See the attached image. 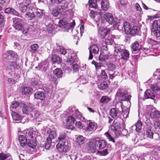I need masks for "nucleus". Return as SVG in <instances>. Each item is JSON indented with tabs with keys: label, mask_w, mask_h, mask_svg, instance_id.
I'll return each instance as SVG.
<instances>
[{
	"label": "nucleus",
	"mask_w": 160,
	"mask_h": 160,
	"mask_svg": "<svg viewBox=\"0 0 160 160\" xmlns=\"http://www.w3.org/2000/svg\"><path fill=\"white\" fill-rule=\"evenodd\" d=\"M128 91L124 88L118 89L116 95L119 97V99L122 101H129L131 96L128 94Z\"/></svg>",
	"instance_id": "1"
},
{
	"label": "nucleus",
	"mask_w": 160,
	"mask_h": 160,
	"mask_svg": "<svg viewBox=\"0 0 160 160\" xmlns=\"http://www.w3.org/2000/svg\"><path fill=\"white\" fill-rule=\"evenodd\" d=\"M67 112L68 114L74 116L76 119H80L81 121H83L85 119V118L82 116L81 113L78 109H76L74 107H69Z\"/></svg>",
	"instance_id": "2"
},
{
	"label": "nucleus",
	"mask_w": 160,
	"mask_h": 160,
	"mask_svg": "<svg viewBox=\"0 0 160 160\" xmlns=\"http://www.w3.org/2000/svg\"><path fill=\"white\" fill-rule=\"evenodd\" d=\"M157 21L154 20L152 24V28L151 29V34L158 41H156V42H160V31L156 29L158 26L157 25Z\"/></svg>",
	"instance_id": "3"
},
{
	"label": "nucleus",
	"mask_w": 160,
	"mask_h": 160,
	"mask_svg": "<svg viewBox=\"0 0 160 160\" xmlns=\"http://www.w3.org/2000/svg\"><path fill=\"white\" fill-rule=\"evenodd\" d=\"M18 107L22 109L23 114H28V110L26 108H27L26 105L23 102L19 103L16 102V101H13L12 103L10 108L11 110L12 111L13 109H15Z\"/></svg>",
	"instance_id": "4"
},
{
	"label": "nucleus",
	"mask_w": 160,
	"mask_h": 160,
	"mask_svg": "<svg viewBox=\"0 0 160 160\" xmlns=\"http://www.w3.org/2000/svg\"><path fill=\"white\" fill-rule=\"evenodd\" d=\"M75 22L74 21L73 23L69 25L65 18L60 19L59 22V26L62 28H64V31L68 32L69 29V26L71 27L74 26Z\"/></svg>",
	"instance_id": "5"
},
{
	"label": "nucleus",
	"mask_w": 160,
	"mask_h": 160,
	"mask_svg": "<svg viewBox=\"0 0 160 160\" xmlns=\"http://www.w3.org/2000/svg\"><path fill=\"white\" fill-rule=\"evenodd\" d=\"M30 0H26L25 1L20 3L18 2L17 3V6L21 11L22 13L26 12L31 3Z\"/></svg>",
	"instance_id": "6"
},
{
	"label": "nucleus",
	"mask_w": 160,
	"mask_h": 160,
	"mask_svg": "<svg viewBox=\"0 0 160 160\" xmlns=\"http://www.w3.org/2000/svg\"><path fill=\"white\" fill-rule=\"evenodd\" d=\"M12 20L15 29L18 31H22L23 28L22 23V20L18 18H13Z\"/></svg>",
	"instance_id": "7"
},
{
	"label": "nucleus",
	"mask_w": 160,
	"mask_h": 160,
	"mask_svg": "<svg viewBox=\"0 0 160 160\" xmlns=\"http://www.w3.org/2000/svg\"><path fill=\"white\" fill-rule=\"evenodd\" d=\"M95 144L96 146L97 150L98 151L104 149L106 147L107 142L104 140H95Z\"/></svg>",
	"instance_id": "8"
},
{
	"label": "nucleus",
	"mask_w": 160,
	"mask_h": 160,
	"mask_svg": "<svg viewBox=\"0 0 160 160\" xmlns=\"http://www.w3.org/2000/svg\"><path fill=\"white\" fill-rule=\"evenodd\" d=\"M97 126L96 123L90 121L87 122L86 126L83 127V130L88 132H92L96 128Z\"/></svg>",
	"instance_id": "9"
},
{
	"label": "nucleus",
	"mask_w": 160,
	"mask_h": 160,
	"mask_svg": "<svg viewBox=\"0 0 160 160\" xmlns=\"http://www.w3.org/2000/svg\"><path fill=\"white\" fill-rule=\"evenodd\" d=\"M89 50V60L92 59L93 57V56L92 53L97 54L98 53L99 49L98 46L96 45H93L90 47Z\"/></svg>",
	"instance_id": "10"
},
{
	"label": "nucleus",
	"mask_w": 160,
	"mask_h": 160,
	"mask_svg": "<svg viewBox=\"0 0 160 160\" xmlns=\"http://www.w3.org/2000/svg\"><path fill=\"white\" fill-rule=\"evenodd\" d=\"M58 150L60 152H66L68 150V147L65 144V142H59L56 146Z\"/></svg>",
	"instance_id": "11"
},
{
	"label": "nucleus",
	"mask_w": 160,
	"mask_h": 160,
	"mask_svg": "<svg viewBox=\"0 0 160 160\" xmlns=\"http://www.w3.org/2000/svg\"><path fill=\"white\" fill-rule=\"evenodd\" d=\"M140 30V28L138 26H133L132 28L131 27L127 34L134 36L138 34Z\"/></svg>",
	"instance_id": "12"
},
{
	"label": "nucleus",
	"mask_w": 160,
	"mask_h": 160,
	"mask_svg": "<svg viewBox=\"0 0 160 160\" xmlns=\"http://www.w3.org/2000/svg\"><path fill=\"white\" fill-rule=\"evenodd\" d=\"M103 18L106 21L110 24L112 23L113 21V17L112 15L110 13H106L103 16Z\"/></svg>",
	"instance_id": "13"
},
{
	"label": "nucleus",
	"mask_w": 160,
	"mask_h": 160,
	"mask_svg": "<svg viewBox=\"0 0 160 160\" xmlns=\"http://www.w3.org/2000/svg\"><path fill=\"white\" fill-rule=\"evenodd\" d=\"M87 148L90 152L94 153L97 150L96 146L95 144V140L93 142H90L87 144Z\"/></svg>",
	"instance_id": "14"
},
{
	"label": "nucleus",
	"mask_w": 160,
	"mask_h": 160,
	"mask_svg": "<svg viewBox=\"0 0 160 160\" xmlns=\"http://www.w3.org/2000/svg\"><path fill=\"white\" fill-rule=\"evenodd\" d=\"M48 137L47 140L50 142L51 141L55 138L57 137V134L55 131L52 130L50 132L48 131L47 133Z\"/></svg>",
	"instance_id": "15"
},
{
	"label": "nucleus",
	"mask_w": 160,
	"mask_h": 160,
	"mask_svg": "<svg viewBox=\"0 0 160 160\" xmlns=\"http://www.w3.org/2000/svg\"><path fill=\"white\" fill-rule=\"evenodd\" d=\"M100 4L101 8L103 11H107L109 7L108 0H101Z\"/></svg>",
	"instance_id": "16"
},
{
	"label": "nucleus",
	"mask_w": 160,
	"mask_h": 160,
	"mask_svg": "<svg viewBox=\"0 0 160 160\" xmlns=\"http://www.w3.org/2000/svg\"><path fill=\"white\" fill-rule=\"evenodd\" d=\"M68 4L67 3L62 4L61 6L58 7L57 9L59 14H63L66 12V8H67Z\"/></svg>",
	"instance_id": "17"
},
{
	"label": "nucleus",
	"mask_w": 160,
	"mask_h": 160,
	"mask_svg": "<svg viewBox=\"0 0 160 160\" xmlns=\"http://www.w3.org/2000/svg\"><path fill=\"white\" fill-rule=\"evenodd\" d=\"M141 46L139 42L136 41L133 43L131 46V48L132 52L138 51L141 48Z\"/></svg>",
	"instance_id": "18"
},
{
	"label": "nucleus",
	"mask_w": 160,
	"mask_h": 160,
	"mask_svg": "<svg viewBox=\"0 0 160 160\" xmlns=\"http://www.w3.org/2000/svg\"><path fill=\"white\" fill-rule=\"evenodd\" d=\"M142 127V122L138 120L135 125L131 127V128L132 130L136 131L137 132H139L141 129Z\"/></svg>",
	"instance_id": "19"
},
{
	"label": "nucleus",
	"mask_w": 160,
	"mask_h": 160,
	"mask_svg": "<svg viewBox=\"0 0 160 160\" xmlns=\"http://www.w3.org/2000/svg\"><path fill=\"white\" fill-rule=\"evenodd\" d=\"M111 116L114 119H117L119 116L118 111L115 108H112L110 112Z\"/></svg>",
	"instance_id": "20"
},
{
	"label": "nucleus",
	"mask_w": 160,
	"mask_h": 160,
	"mask_svg": "<svg viewBox=\"0 0 160 160\" xmlns=\"http://www.w3.org/2000/svg\"><path fill=\"white\" fill-rule=\"evenodd\" d=\"M17 64L16 62L13 61L10 62L6 67V69L8 71H12L14 68H17Z\"/></svg>",
	"instance_id": "21"
},
{
	"label": "nucleus",
	"mask_w": 160,
	"mask_h": 160,
	"mask_svg": "<svg viewBox=\"0 0 160 160\" xmlns=\"http://www.w3.org/2000/svg\"><path fill=\"white\" fill-rule=\"evenodd\" d=\"M75 119H77L73 115L68 116L66 119L67 126L70 127L74 124Z\"/></svg>",
	"instance_id": "22"
},
{
	"label": "nucleus",
	"mask_w": 160,
	"mask_h": 160,
	"mask_svg": "<svg viewBox=\"0 0 160 160\" xmlns=\"http://www.w3.org/2000/svg\"><path fill=\"white\" fill-rule=\"evenodd\" d=\"M96 16L94 19V20L97 23V25L99 26L100 24L103 23V22L102 21V19L103 18V17H101L100 14L97 12L96 13Z\"/></svg>",
	"instance_id": "23"
},
{
	"label": "nucleus",
	"mask_w": 160,
	"mask_h": 160,
	"mask_svg": "<svg viewBox=\"0 0 160 160\" xmlns=\"http://www.w3.org/2000/svg\"><path fill=\"white\" fill-rule=\"evenodd\" d=\"M145 93L144 97L146 98H151L152 99H154L155 95L154 93L150 90H147Z\"/></svg>",
	"instance_id": "24"
},
{
	"label": "nucleus",
	"mask_w": 160,
	"mask_h": 160,
	"mask_svg": "<svg viewBox=\"0 0 160 160\" xmlns=\"http://www.w3.org/2000/svg\"><path fill=\"white\" fill-rule=\"evenodd\" d=\"M108 32L106 28L100 27L98 30V33L101 35V38H103L107 34Z\"/></svg>",
	"instance_id": "25"
},
{
	"label": "nucleus",
	"mask_w": 160,
	"mask_h": 160,
	"mask_svg": "<svg viewBox=\"0 0 160 160\" xmlns=\"http://www.w3.org/2000/svg\"><path fill=\"white\" fill-rule=\"evenodd\" d=\"M34 98L37 99L43 100L45 98V97L44 92L42 91H37L34 94Z\"/></svg>",
	"instance_id": "26"
},
{
	"label": "nucleus",
	"mask_w": 160,
	"mask_h": 160,
	"mask_svg": "<svg viewBox=\"0 0 160 160\" xmlns=\"http://www.w3.org/2000/svg\"><path fill=\"white\" fill-rule=\"evenodd\" d=\"M120 54L121 56V60L122 59L125 61H126L129 57V52L126 49L122 50Z\"/></svg>",
	"instance_id": "27"
},
{
	"label": "nucleus",
	"mask_w": 160,
	"mask_h": 160,
	"mask_svg": "<svg viewBox=\"0 0 160 160\" xmlns=\"http://www.w3.org/2000/svg\"><path fill=\"white\" fill-rule=\"evenodd\" d=\"M19 140L21 146L24 147L27 143V138L23 135H20L19 136Z\"/></svg>",
	"instance_id": "28"
},
{
	"label": "nucleus",
	"mask_w": 160,
	"mask_h": 160,
	"mask_svg": "<svg viewBox=\"0 0 160 160\" xmlns=\"http://www.w3.org/2000/svg\"><path fill=\"white\" fill-rule=\"evenodd\" d=\"M29 7L28 8V9L26 11H29ZM25 19L26 20H32L35 17V14L32 12H30L27 11V12L25 14Z\"/></svg>",
	"instance_id": "29"
},
{
	"label": "nucleus",
	"mask_w": 160,
	"mask_h": 160,
	"mask_svg": "<svg viewBox=\"0 0 160 160\" xmlns=\"http://www.w3.org/2000/svg\"><path fill=\"white\" fill-rule=\"evenodd\" d=\"M158 86L157 83H155L153 85H152L151 87V89L152 90V91L158 95L159 94V91H160V88Z\"/></svg>",
	"instance_id": "30"
},
{
	"label": "nucleus",
	"mask_w": 160,
	"mask_h": 160,
	"mask_svg": "<svg viewBox=\"0 0 160 160\" xmlns=\"http://www.w3.org/2000/svg\"><path fill=\"white\" fill-rule=\"evenodd\" d=\"M5 12L8 13L13 14L17 16H18L19 13L16 10L12 8H7L5 9Z\"/></svg>",
	"instance_id": "31"
},
{
	"label": "nucleus",
	"mask_w": 160,
	"mask_h": 160,
	"mask_svg": "<svg viewBox=\"0 0 160 160\" xmlns=\"http://www.w3.org/2000/svg\"><path fill=\"white\" fill-rule=\"evenodd\" d=\"M150 116L152 118L156 119L160 117V112L155 110L151 112Z\"/></svg>",
	"instance_id": "32"
},
{
	"label": "nucleus",
	"mask_w": 160,
	"mask_h": 160,
	"mask_svg": "<svg viewBox=\"0 0 160 160\" xmlns=\"http://www.w3.org/2000/svg\"><path fill=\"white\" fill-rule=\"evenodd\" d=\"M29 142L28 143V145L30 148L32 149H35L36 148L37 144L35 139L29 140Z\"/></svg>",
	"instance_id": "33"
},
{
	"label": "nucleus",
	"mask_w": 160,
	"mask_h": 160,
	"mask_svg": "<svg viewBox=\"0 0 160 160\" xmlns=\"http://www.w3.org/2000/svg\"><path fill=\"white\" fill-rule=\"evenodd\" d=\"M6 55L8 56V58L9 59H12L15 58L17 55L15 52L12 51L10 50L6 52Z\"/></svg>",
	"instance_id": "34"
},
{
	"label": "nucleus",
	"mask_w": 160,
	"mask_h": 160,
	"mask_svg": "<svg viewBox=\"0 0 160 160\" xmlns=\"http://www.w3.org/2000/svg\"><path fill=\"white\" fill-rule=\"evenodd\" d=\"M114 53L115 55H118V53H121V51L123 50V49H122L120 45L118 44H115L114 46Z\"/></svg>",
	"instance_id": "35"
},
{
	"label": "nucleus",
	"mask_w": 160,
	"mask_h": 160,
	"mask_svg": "<svg viewBox=\"0 0 160 160\" xmlns=\"http://www.w3.org/2000/svg\"><path fill=\"white\" fill-rule=\"evenodd\" d=\"M108 69L111 70L113 71L118 67V65L116 63H109L107 64Z\"/></svg>",
	"instance_id": "36"
},
{
	"label": "nucleus",
	"mask_w": 160,
	"mask_h": 160,
	"mask_svg": "<svg viewBox=\"0 0 160 160\" xmlns=\"http://www.w3.org/2000/svg\"><path fill=\"white\" fill-rule=\"evenodd\" d=\"M53 73L58 78L62 77L63 74L61 69L58 68H57L54 70Z\"/></svg>",
	"instance_id": "37"
},
{
	"label": "nucleus",
	"mask_w": 160,
	"mask_h": 160,
	"mask_svg": "<svg viewBox=\"0 0 160 160\" xmlns=\"http://www.w3.org/2000/svg\"><path fill=\"white\" fill-rule=\"evenodd\" d=\"M11 114L13 119L15 121H20L22 119V117L16 112L12 111Z\"/></svg>",
	"instance_id": "38"
},
{
	"label": "nucleus",
	"mask_w": 160,
	"mask_h": 160,
	"mask_svg": "<svg viewBox=\"0 0 160 160\" xmlns=\"http://www.w3.org/2000/svg\"><path fill=\"white\" fill-rule=\"evenodd\" d=\"M123 27L126 33L127 34L131 26L130 24L128 22H124L123 23Z\"/></svg>",
	"instance_id": "39"
},
{
	"label": "nucleus",
	"mask_w": 160,
	"mask_h": 160,
	"mask_svg": "<svg viewBox=\"0 0 160 160\" xmlns=\"http://www.w3.org/2000/svg\"><path fill=\"white\" fill-rule=\"evenodd\" d=\"M97 2V0H89L88 1L89 7L94 8H98Z\"/></svg>",
	"instance_id": "40"
},
{
	"label": "nucleus",
	"mask_w": 160,
	"mask_h": 160,
	"mask_svg": "<svg viewBox=\"0 0 160 160\" xmlns=\"http://www.w3.org/2000/svg\"><path fill=\"white\" fill-rule=\"evenodd\" d=\"M55 29L54 26L52 24H49L47 27V30L49 33H55Z\"/></svg>",
	"instance_id": "41"
},
{
	"label": "nucleus",
	"mask_w": 160,
	"mask_h": 160,
	"mask_svg": "<svg viewBox=\"0 0 160 160\" xmlns=\"http://www.w3.org/2000/svg\"><path fill=\"white\" fill-rule=\"evenodd\" d=\"M52 59L53 63H57L58 64H59L61 62V59L58 56L55 54L52 55Z\"/></svg>",
	"instance_id": "42"
},
{
	"label": "nucleus",
	"mask_w": 160,
	"mask_h": 160,
	"mask_svg": "<svg viewBox=\"0 0 160 160\" xmlns=\"http://www.w3.org/2000/svg\"><path fill=\"white\" fill-rule=\"evenodd\" d=\"M77 143H78V145L80 146L83 144L85 142L84 138L82 136H79L77 137Z\"/></svg>",
	"instance_id": "43"
},
{
	"label": "nucleus",
	"mask_w": 160,
	"mask_h": 160,
	"mask_svg": "<svg viewBox=\"0 0 160 160\" xmlns=\"http://www.w3.org/2000/svg\"><path fill=\"white\" fill-rule=\"evenodd\" d=\"M98 154L100 156H105L109 153L108 150L107 148L105 149H101L98 151Z\"/></svg>",
	"instance_id": "44"
},
{
	"label": "nucleus",
	"mask_w": 160,
	"mask_h": 160,
	"mask_svg": "<svg viewBox=\"0 0 160 160\" xmlns=\"http://www.w3.org/2000/svg\"><path fill=\"white\" fill-rule=\"evenodd\" d=\"M151 128L150 127H148L146 131V136L150 138H152L153 137V134L151 130Z\"/></svg>",
	"instance_id": "45"
},
{
	"label": "nucleus",
	"mask_w": 160,
	"mask_h": 160,
	"mask_svg": "<svg viewBox=\"0 0 160 160\" xmlns=\"http://www.w3.org/2000/svg\"><path fill=\"white\" fill-rule=\"evenodd\" d=\"M65 0H51L50 3L52 6H57L58 4H60Z\"/></svg>",
	"instance_id": "46"
},
{
	"label": "nucleus",
	"mask_w": 160,
	"mask_h": 160,
	"mask_svg": "<svg viewBox=\"0 0 160 160\" xmlns=\"http://www.w3.org/2000/svg\"><path fill=\"white\" fill-rule=\"evenodd\" d=\"M32 90V89L29 87H25L22 90V93L23 94L27 95L30 93Z\"/></svg>",
	"instance_id": "47"
},
{
	"label": "nucleus",
	"mask_w": 160,
	"mask_h": 160,
	"mask_svg": "<svg viewBox=\"0 0 160 160\" xmlns=\"http://www.w3.org/2000/svg\"><path fill=\"white\" fill-rule=\"evenodd\" d=\"M35 132H33L29 130H25L24 133L27 136H29L31 138H33V136L35 135Z\"/></svg>",
	"instance_id": "48"
},
{
	"label": "nucleus",
	"mask_w": 160,
	"mask_h": 160,
	"mask_svg": "<svg viewBox=\"0 0 160 160\" xmlns=\"http://www.w3.org/2000/svg\"><path fill=\"white\" fill-rule=\"evenodd\" d=\"M66 134L64 133H61L60 134L58 138V141L61 143L64 142L63 140L66 137Z\"/></svg>",
	"instance_id": "49"
},
{
	"label": "nucleus",
	"mask_w": 160,
	"mask_h": 160,
	"mask_svg": "<svg viewBox=\"0 0 160 160\" xmlns=\"http://www.w3.org/2000/svg\"><path fill=\"white\" fill-rule=\"evenodd\" d=\"M108 58V55L107 54L104 55V53H101L99 57V60L102 62L107 60Z\"/></svg>",
	"instance_id": "50"
},
{
	"label": "nucleus",
	"mask_w": 160,
	"mask_h": 160,
	"mask_svg": "<svg viewBox=\"0 0 160 160\" xmlns=\"http://www.w3.org/2000/svg\"><path fill=\"white\" fill-rule=\"evenodd\" d=\"M110 100V99L109 97L104 96L102 97L101 99H100V102L103 103H106Z\"/></svg>",
	"instance_id": "51"
},
{
	"label": "nucleus",
	"mask_w": 160,
	"mask_h": 160,
	"mask_svg": "<svg viewBox=\"0 0 160 160\" xmlns=\"http://www.w3.org/2000/svg\"><path fill=\"white\" fill-rule=\"evenodd\" d=\"M71 58L69 59V61L71 63H73L77 61V56L75 54H73L70 56Z\"/></svg>",
	"instance_id": "52"
},
{
	"label": "nucleus",
	"mask_w": 160,
	"mask_h": 160,
	"mask_svg": "<svg viewBox=\"0 0 160 160\" xmlns=\"http://www.w3.org/2000/svg\"><path fill=\"white\" fill-rule=\"evenodd\" d=\"M58 49H59L60 53L62 54L65 55L67 53L66 50L61 46L59 45L58 47Z\"/></svg>",
	"instance_id": "53"
},
{
	"label": "nucleus",
	"mask_w": 160,
	"mask_h": 160,
	"mask_svg": "<svg viewBox=\"0 0 160 160\" xmlns=\"http://www.w3.org/2000/svg\"><path fill=\"white\" fill-rule=\"evenodd\" d=\"M9 154H4L3 153H0V160H4L10 156Z\"/></svg>",
	"instance_id": "54"
},
{
	"label": "nucleus",
	"mask_w": 160,
	"mask_h": 160,
	"mask_svg": "<svg viewBox=\"0 0 160 160\" xmlns=\"http://www.w3.org/2000/svg\"><path fill=\"white\" fill-rule=\"evenodd\" d=\"M38 48V44H35L31 46V52L34 53L37 50V49Z\"/></svg>",
	"instance_id": "55"
},
{
	"label": "nucleus",
	"mask_w": 160,
	"mask_h": 160,
	"mask_svg": "<svg viewBox=\"0 0 160 160\" xmlns=\"http://www.w3.org/2000/svg\"><path fill=\"white\" fill-rule=\"evenodd\" d=\"M92 63L94 65L96 69H99L101 68L102 66L100 63H98L96 62L95 61H93Z\"/></svg>",
	"instance_id": "56"
},
{
	"label": "nucleus",
	"mask_w": 160,
	"mask_h": 160,
	"mask_svg": "<svg viewBox=\"0 0 160 160\" xmlns=\"http://www.w3.org/2000/svg\"><path fill=\"white\" fill-rule=\"evenodd\" d=\"M108 87V83L106 82H103L101 83L100 86L101 89L104 90L106 89Z\"/></svg>",
	"instance_id": "57"
},
{
	"label": "nucleus",
	"mask_w": 160,
	"mask_h": 160,
	"mask_svg": "<svg viewBox=\"0 0 160 160\" xmlns=\"http://www.w3.org/2000/svg\"><path fill=\"white\" fill-rule=\"evenodd\" d=\"M101 77L105 79L108 78V75L104 70H102L100 73Z\"/></svg>",
	"instance_id": "58"
},
{
	"label": "nucleus",
	"mask_w": 160,
	"mask_h": 160,
	"mask_svg": "<svg viewBox=\"0 0 160 160\" xmlns=\"http://www.w3.org/2000/svg\"><path fill=\"white\" fill-rule=\"evenodd\" d=\"M79 80L80 81L81 84H84L87 82V80L86 77H82L79 79Z\"/></svg>",
	"instance_id": "59"
},
{
	"label": "nucleus",
	"mask_w": 160,
	"mask_h": 160,
	"mask_svg": "<svg viewBox=\"0 0 160 160\" xmlns=\"http://www.w3.org/2000/svg\"><path fill=\"white\" fill-rule=\"evenodd\" d=\"M75 126L76 127L80 128V129H82L83 130V126H82V122H76L75 123Z\"/></svg>",
	"instance_id": "60"
},
{
	"label": "nucleus",
	"mask_w": 160,
	"mask_h": 160,
	"mask_svg": "<svg viewBox=\"0 0 160 160\" xmlns=\"http://www.w3.org/2000/svg\"><path fill=\"white\" fill-rule=\"evenodd\" d=\"M40 70L43 72H45L46 70V66L44 65L43 63H41V64L39 65Z\"/></svg>",
	"instance_id": "61"
},
{
	"label": "nucleus",
	"mask_w": 160,
	"mask_h": 160,
	"mask_svg": "<svg viewBox=\"0 0 160 160\" xmlns=\"http://www.w3.org/2000/svg\"><path fill=\"white\" fill-rule=\"evenodd\" d=\"M123 117L125 118H127L129 114V111L128 109L127 108L125 109V111H124L123 108L122 109Z\"/></svg>",
	"instance_id": "62"
},
{
	"label": "nucleus",
	"mask_w": 160,
	"mask_h": 160,
	"mask_svg": "<svg viewBox=\"0 0 160 160\" xmlns=\"http://www.w3.org/2000/svg\"><path fill=\"white\" fill-rule=\"evenodd\" d=\"M26 108L28 110V111L29 112H32L33 111V109H34V106L33 105H32L31 104H29L28 106V107L27 105Z\"/></svg>",
	"instance_id": "63"
},
{
	"label": "nucleus",
	"mask_w": 160,
	"mask_h": 160,
	"mask_svg": "<svg viewBox=\"0 0 160 160\" xmlns=\"http://www.w3.org/2000/svg\"><path fill=\"white\" fill-rule=\"evenodd\" d=\"M154 126L156 129H160V121H155L154 123Z\"/></svg>",
	"instance_id": "64"
}]
</instances>
